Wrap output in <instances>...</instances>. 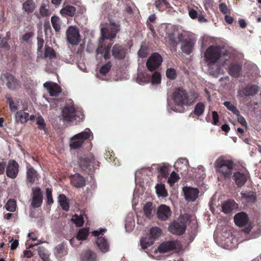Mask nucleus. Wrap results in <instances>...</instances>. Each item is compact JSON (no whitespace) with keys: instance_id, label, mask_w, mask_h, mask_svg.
Returning <instances> with one entry per match:
<instances>
[{"instance_id":"nucleus-1","label":"nucleus","mask_w":261,"mask_h":261,"mask_svg":"<svg viewBox=\"0 0 261 261\" xmlns=\"http://www.w3.org/2000/svg\"><path fill=\"white\" fill-rule=\"evenodd\" d=\"M198 96V93L195 92L189 93L181 87L176 88L172 94V99L174 104L172 109L176 112L183 113L185 111V107L193 105Z\"/></svg>"},{"instance_id":"nucleus-2","label":"nucleus","mask_w":261,"mask_h":261,"mask_svg":"<svg viewBox=\"0 0 261 261\" xmlns=\"http://www.w3.org/2000/svg\"><path fill=\"white\" fill-rule=\"evenodd\" d=\"M234 166L233 162L222 156L218 158L214 167L217 173L220 174L224 179L230 178L232 175V169Z\"/></svg>"},{"instance_id":"nucleus-3","label":"nucleus","mask_w":261,"mask_h":261,"mask_svg":"<svg viewBox=\"0 0 261 261\" xmlns=\"http://www.w3.org/2000/svg\"><path fill=\"white\" fill-rule=\"evenodd\" d=\"M63 120L67 122H80L83 120L84 115L81 112L76 111L75 108L71 106H66L62 111Z\"/></svg>"},{"instance_id":"nucleus-4","label":"nucleus","mask_w":261,"mask_h":261,"mask_svg":"<svg viewBox=\"0 0 261 261\" xmlns=\"http://www.w3.org/2000/svg\"><path fill=\"white\" fill-rule=\"evenodd\" d=\"M221 48L219 46L211 45L205 50L204 57L208 65H213L216 63L221 57Z\"/></svg>"},{"instance_id":"nucleus-5","label":"nucleus","mask_w":261,"mask_h":261,"mask_svg":"<svg viewBox=\"0 0 261 261\" xmlns=\"http://www.w3.org/2000/svg\"><path fill=\"white\" fill-rule=\"evenodd\" d=\"M93 138L92 133L88 128L80 133L75 135L70 139V147L76 149L82 147L85 140Z\"/></svg>"},{"instance_id":"nucleus-6","label":"nucleus","mask_w":261,"mask_h":261,"mask_svg":"<svg viewBox=\"0 0 261 261\" xmlns=\"http://www.w3.org/2000/svg\"><path fill=\"white\" fill-rule=\"evenodd\" d=\"M79 163L82 170L89 175L93 174L95 166H98L99 164L92 156L81 158L79 159Z\"/></svg>"},{"instance_id":"nucleus-7","label":"nucleus","mask_w":261,"mask_h":261,"mask_svg":"<svg viewBox=\"0 0 261 261\" xmlns=\"http://www.w3.org/2000/svg\"><path fill=\"white\" fill-rule=\"evenodd\" d=\"M187 228V222L182 218L174 221L169 226V231L175 235L183 234Z\"/></svg>"},{"instance_id":"nucleus-8","label":"nucleus","mask_w":261,"mask_h":261,"mask_svg":"<svg viewBox=\"0 0 261 261\" xmlns=\"http://www.w3.org/2000/svg\"><path fill=\"white\" fill-rule=\"evenodd\" d=\"M67 41L71 45H77L81 41L79 29L74 26H69L66 32Z\"/></svg>"},{"instance_id":"nucleus-9","label":"nucleus","mask_w":261,"mask_h":261,"mask_svg":"<svg viewBox=\"0 0 261 261\" xmlns=\"http://www.w3.org/2000/svg\"><path fill=\"white\" fill-rule=\"evenodd\" d=\"M162 62V56L158 53H154L147 60L146 67L149 71H153L159 67Z\"/></svg>"},{"instance_id":"nucleus-10","label":"nucleus","mask_w":261,"mask_h":261,"mask_svg":"<svg viewBox=\"0 0 261 261\" xmlns=\"http://www.w3.org/2000/svg\"><path fill=\"white\" fill-rule=\"evenodd\" d=\"M31 205L34 208L40 207L43 202V193L39 187L33 188Z\"/></svg>"},{"instance_id":"nucleus-11","label":"nucleus","mask_w":261,"mask_h":261,"mask_svg":"<svg viewBox=\"0 0 261 261\" xmlns=\"http://www.w3.org/2000/svg\"><path fill=\"white\" fill-rule=\"evenodd\" d=\"M111 53L115 59L123 60L126 57L127 48L123 45L116 43L112 47Z\"/></svg>"},{"instance_id":"nucleus-12","label":"nucleus","mask_w":261,"mask_h":261,"mask_svg":"<svg viewBox=\"0 0 261 261\" xmlns=\"http://www.w3.org/2000/svg\"><path fill=\"white\" fill-rule=\"evenodd\" d=\"M19 164L15 160H9L6 167L7 176L11 179L15 178L19 172Z\"/></svg>"},{"instance_id":"nucleus-13","label":"nucleus","mask_w":261,"mask_h":261,"mask_svg":"<svg viewBox=\"0 0 261 261\" xmlns=\"http://www.w3.org/2000/svg\"><path fill=\"white\" fill-rule=\"evenodd\" d=\"M172 211L169 206L166 204L160 205L156 211V217L161 221H167L170 219Z\"/></svg>"},{"instance_id":"nucleus-14","label":"nucleus","mask_w":261,"mask_h":261,"mask_svg":"<svg viewBox=\"0 0 261 261\" xmlns=\"http://www.w3.org/2000/svg\"><path fill=\"white\" fill-rule=\"evenodd\" d=\"M177 240L167 241L162 243L158 247V251L162 254L169 252L177 248Z\"/></svg>"},{"instance_id":"nucleus-15","label":"nucleus","mask_w":261,"mask_h":261,"mask_svg":"<svg viewBox=\"0 0 261 261\" xmlns=\"http://www.w3.org/2000/svg\"><path fill=\"white\" fill-rule=\"evenodd\" d=\"M2 78H4L3 81H6L7 87L10 90H15L20 86V82L9 73L3 74Z\"/></svg>"},{"instance_id":"nucleus-16","label":"nucleus","mask_w":261,"mask_h":261,"mask_svg":"<svg viewBox=\"0 0 261 261\" xmlns=\"http://www.w3.org/2000/svg\"><path fill=\"white\" fill-rule=\"evenodd\" d=\"M181 37V35L178 37L179 41L182 43L181 49L185 54L190 55L193 51L195 43L191 38H188L182 40Z\"/></svg>"},{"instance_id":"nucleus-17","label":"nucleus","mask_w":261,"mask_h":261,"mask_svg":"<svg viewBox=\"0 0 261 261\" xmlns=\"http://www.w3.org/2000/svg\"><path fill=\"white\" fill-rule=\"evenodd\" d=\"M248 175L240 171L236 172L232 175V179L238 187L241 188L245 185L247 181Z\"/></svg>"},{"instance_id":"nucleus-18","label":"nucleus","mask_w":261,"mask_h":261,"mask_svg":"<svg viewBox=\"0 0 261 261\" xmlns=\"http://www.w3.org/2000/svg\"><path fill=\"white\" fill-rule=\"evenodd\" d=\"M69 178L71 185L77 188H83L86 185L85 177L79 173L71 175Z\"/></svg>"},{"instance_id":"nucleus-19","label":"nucleus","mask_w":261,"mask_h":261,"mask_svg":"<svg viewBox=\"0 0 261 261\" xmlns=\"http://www.w3.org/2000/svg\"><path fill=\"white\" fill-rule=\"evenodd\" d=\"M186 200L194 201L198 196L199 191L197 189L185 187L182 189Z\"/></svg>"},{"instance_id":"nucleus-20","label":"nucleus","mask_w":261,"mask_h":261,"mask_svg":"<svg viewBox=\"0 0 261 261\" xmlns=\"http://www.w3.org/2000/svg\"><path fill=\"white\" fill-rule=\"evenodd\" d=\"M258 92V86L255 85H248L239 91V94L242 96H253Z\"/></svg>"},{"instance_id":"nucleus-21","label":"nucleus","mask_w":261,"mask_h":261,"mask_svg":"<svg viewBox=\"0 0 261 261\" xmlns=\"http://www.w3.org/2000/svg\"><path fill=\"white\" fill-rule=\"evenodd\" d=\"M44 87L47 89L51 96H57L61 92V88L57 83L46 82L44 84Z\"/></svg>"},{"instance_id":"nucleus-22","label":"nucleus","mask_w":261,"mask_h":261,"mask_svg":"<svg viewBox=\"0 0 261 261\" xmlns=\"http://www.w3.org/2000/svg\"><path fill=\"white\" fill-rule=\"evenodd\" d=\"M249 221L248 215L245 212H239L235 215L234 217V222L235 224L240 227L244 226Z\"/></svg>"},{"instance_id":"nucleus-23","label":"nucleus","mask_w":261,"mask_h":261,"mask_svg":"<svg viewBox=\"0 0 261 261\" xmlns=\"http://www.w3.org/2000/svg\"><path fill=\"white\" fill-rule=\"evenodd\" d=\"M39 174L37 171L30 164L27 166V180L28 182L33 184L38 179Z\"/></svg>"},{"instance_id":"nucleus-24","label":"nucleus","mask_w":261,"mask_h":261,"mask_svg":"<svg viewBox=\"0 0 261 261\" xmlns=\"http://www.w3.org/2000/svg\"><path fill=\"white\" fill-rule=\"evenodd\" d=\"M117 32L118 30L115 28H111L110 30L102 28L101 29V37L100 39L103 41L106 39H114L116 37Z\"/></svg>"},{"instance_id":"nucleus-25","label":"nucleus","mask_w":261,"mask_h":261,"mask_svg":"<svg viewBox=\"0 0 261 261\" xmlns=\"http://www.w3.org/2000/svg\"><path fill=\"white\" fill-rule=\"evenodd\" d=\"M67 248L66 243L62 242L58 244L55 249V255L58 258H61L67 254Z\"/></svg>"},{"instance_id":"nucleus-26","label":"nucleus","mask_w":261,"mask_h":261,"mask_svg":"<svg viewBox=\"0 0 261 261\" xmlns=\"http://www.w3.org/2000/svg\"><path fill=\"white\" fill-rule=\"evenodd\" d=\"M237 206L234 200L229 199L222 204V211L225 214L230 213Z\"/></svg>"},{"instance_id":"nucleus-27","label":"nucleus","mask_w":261,"mask_h":261,"mask_svg":"<svg viewBox=\"0 0 261 261\" xmlns=\"http://www.w3.org/2000/svg\"><path fill=\"white\" fill-rule=\"evenodd\" d=\"M242 66L238 63H231L228 68L229 74L233 77H238L241 72Z\"/></svg>"},{"instance_id":"nucleus-28","label":"nucleus","mask_w":261,"mask_h":261,"mask_svg":"<svg viewBox=\"0 0 261 261\" xmlns=\"http://www.w3.org/2000/svg\"><path fill=\"white\" fill-rule=\"evenodd\" d=\"M112 47V44L109 43L107 46H103L102 43L99 44L96 51L97 54H103V58L105 60L109 59L111 57L110 49Z\"/></svg>"},{"instance_id":"nucleus-29","label":"nucleus","mask_w":261,"mask_h":261,"mask_svg":"<svg viewBox=\"0 0 261 261\" xmlns=\"http://www.w3.org/2000/svg\"><path fill=\"white\" fill-rule=\"evenodd\" d=\"M26 109L24 108L23 110L17 111L15 114V121L16 123H25L29 120V113L24 112L23 111Z\"/></svg>"},{"instance_id":"nucleus-30","label":"nucleus","mask_w":261,"mask_h":261,"mask_svg":"<svg viewBox=\"0 0 261 261\" xmlns=\"http://www.w3.org/2000/svg\"><path fill=\"white\" fill-rule=\"evenodd\" d=\"M96 243L98 248L103 253L107 252L109 250V244L105 237H98Z\"/></svg>"},{"instance_id":"nucleus-31","label":"nucleus","mask_w":261,"mask_h":261,"mask_svg":"<svg viewBox=\"0 0 261 261\" xmlns=\"http://www.w3.org/2000/svg\"><path fill=\"white\" fill-rule=\"evenodd\" d=\"M188 161L186 159H180L174 164V167L177 172L186 171L188 169Z\"/></svg>"},{"instance_id":"nucleus-32","label":"nucleus","mask_w":261,"mask_h":261,"mask_svg":"<svg viewBox=\"0 0 261 261\" xmlns=\"http://www.w3.org/2000/svg\"><path fill=\"white\" fill-rule=\"evenodd\" d=\"M189 15L192 19L197 18L199 22H206L207 21L202 14L200 11H197L193 8L189 9Z\"/></svg>"},{"instance_id":"nucleus-33","label":"nucleus","mask_w":261,"mask_h":261,"mask_svg":"<svg viewBox=\"0 0 261 261\" xmlns=\"http://www.w3.org/2000/svg\"><path fill=\"white\" fill-rule=\"evenodd\" d=\"M76 8L71 5H66L60 10V13L63 16L73 17L75 14Z\"/></svg>"},{"instance_id":"nucleus-34","label":"nucleus","mask_w":261,"mask_h":261,"mask_svg":"<svg viewBox=\"0 0 261 261\" xmlns=\"http://www.w3.org/2000/svg\"><path fill=\"white\" fill-rule=\"evenodd\" d=\"M36 8V4L33 0H26L22 4V9L28 14L33 12Z\"/></svg>"},{"instance_id":"nucleus-35","label":"nucleus","mask_w":261,"mask_h":261,"mask_svg":"<svg viewBox=\"0 0 261 261\" xmlns=\"http://www.w3.org/2000/svg\"><path fill=\"white\" fill-rule=\"evenodd\" d=\"M38 254L43 261H49L50 253L44 247L40 246L37 249Z\"/></svg>"},{"instance_id":"nucleus-36","label":"nucleus","mask_w":261,"mask_h":261,"mask_svg":"<svg viewBox=\"0 0 261 261\" xmlns=\"http://www.w3.org/2000/svg\"><path fill=\"white\" fill-rule=\"evenodd\" d=\"M56 57L57 55L54 49L50 46L45 45L43 58L52 60L56 58Z\"/></svg>"},{"instance_id":"nucleus-37","label":"nucleus","mask_w":261,"mask_h":261,"mask_svg":"<svg viewBox=\"0 0 261 261\" xmlns=\"http://www.w3.org/2000/svg\"><path fill=\"white\" fill-rule=\"evenodd\" d=\"M154 240L149 235L142 238L140 240V244L143 249H147L148 247L154 244Z\"/></svg>"},{"instance_id":"nucleus-38","label":"nucleus","mask_w":261,"mask_h":261,"mask_svg":"<svg viewBox=\"0 0 261 261\" xmlns=\"http://www.w3.org/2000/svg\"><path fill=\"white\" fill-rule=\"evenodd\" d=\"M58 201L62 208L65 211H68L69 210V204L68 200L66 196L63 194H60L58 196Z\"/></svg>"},{"instance_id":"nucleus-39","label":"nucleus","mask_w":261,"mask_h":261,"mask_svg":"<svg viewBox=\"0 0 261 261\" xmlns=\"http://www.w3.org/2000/svg\"><path fill=\"white\" fill-rule=\"evenodd\" d=\"M51 23L52 26L56 33H59L61 30V20L59 17L53 15L51 17Z\"/></svg>"},{"instance_id":"nucleus-40","label":"nucleus","mask_w":261,"mask_h":261,"mask_svg":"<svg viewBox=\"0 0 261 261\" xmlns=\"http://www.w3.org/2000/svg\"><path fill=\"white\" fill-rule=\"evenodd\" d=\"M153 208V204L151 202H147L143 207L144 215L149 219H151L152 218Z\"/></svg>"},{"instance_id":"nucleus-41","label":"nucleus","mask_w":261,"mask_h":261,"mask_svg":"<svg viewBox=\"0 0 261 261\" xmlns=\"http://www.w3.org/2000/svg\"><path fill=\"white\" fill-rule=\"evenodd\" d=\"M205 108L204 104L202 102H199L195 106L193 113L197 117L201 116L204 113Z\"/></svg>"},{"instance_id":"nucleus-42","label":"nucleus","mask_w":261,"mask_h":261,"mask_svg":"<svg viewBox=\"0 0 261 261\" xmlns=\"http://www.w3.org/2000/svg\"><path fill=\"white\" fill-rule=\"evenodd\" d=\"M162 233V230L159 227H153L150 229L149 235L154 239V241L158 240Z\"/></svg>"},{"instance_id":"nucleus-43","label":"nucleus","mask_w":261,"mask_h":261,"mask_svg":"<svg viewBox=\"0 0 261 261\" xmlns=\"http://www.w3.org/2000/svg\"><path fill=\"white\" fill-rule=\"evenodd\" d=\"M150 81V75L143 73H139L137 77V82L140 85L148 84Z\"/></svg>"},{"instance_id":"nucleus-44","label":"nucleus","mask_w":261,"mask_h":261,"mask_svg":"<svg viewBox=\"0 0 261 261\" xmlns=\"http://www.w3.org/2000/svg\"><path fill=\"white\" fill-rule=\"evenodd\" d=\"M96 254L90 250L86 251L82 257L83 261H96Z\"/></svg>"},{"instance_id":"nucleus-45","label":"nucleus","mask_w":261,"mask_h":261,"mask_svg":"<svg viewBox=\"0 0 261 261\" xmlns=\"http://www.w3.org/2000/svg\"><path fill=\"white\" fill-rule=\"evenodd\" d=\"M242 197L248 201L254 202L256 200L255 194L252 192H244L242 191L241 192Z\"/></svg>"},{"instance_id":"nucleus-46","label":"nucleus","mask_w":261,"mask_h":261,"mask_svg":"<svg viewBox=\"0 0 261 261\" xmlns=\"http://www.w3.org/2000/svg\"><path fill=\"white\" fill-rule=\"evenodd\" d=\"M156 193L159 196L166 197L168 195L165 185L163 184H158L155 186Z\"/></svg>"},{"instance_id":"nucleus-47","label":"nucleus","mask_w":261,"mask_h":261,"mask_svg":"<svg viewBox=\"0 0 261 261\" xmlns=\"http://www.w3.org/2000/svg\"><path fill=\"white\" fill-rule=\"evenodd\" d=\"M5 207L8 211L14 212L16 208V201L12 199L8 200Z\"/></svg>"},{"instance_id":"nucleus-48","label":"nucleus","mask_w":261,"mask_h":261,"mask_svg":"<svg viewBox=\"0 0 261 261\" xmlns=\"http://www.w3.org/2000/svg\"><path fill=\"white\" fill-rule=\"evenodd\" d=\"M89 234V229L84 228L81 229L76 236V238L79 240H85Z\"/></svg>"},{"instance_id":"nucleus-49","label":"nucleus","mask_w":261,"mask_h":261,"mask_svg":"<svg viewBox=\"0 0 261 261\" xmlns=\"http://www.w3.org/2000/svg\"><path fill=\"white\" fill-rule=\"evenodd\" d=\"M7 102L9 103V108L12 112H15L18 110V103H15L11 97L6 96Z\"/></svg>"},{"instance_id":"nucleus-50","label":"nucleus","mask_w":261,"mask_h":261,"mask_svg":"<svg viewBox=\"0 0 261 261\" xmlns=\"http://www.w3.org/2000/svg\"><path fill=\"white\" fill-rule=\"evenodd\" d=\"M158 169L162 177L166 178L169 175V167L168 166L165 165H162Z\"/></svg>"},{"instance_id":"nucleus-51","label":"nucleus","mask_w":261,"mask_h":261,"mask_svg":"<svg viewBox=\"0 0 261 261\" xmlns=\"http://www.w3.org/2000/svg\"><path fill=\"white\" fill-rule=\"evenodd\" d=\"M72 221L77 226H82L84 222L83 217L82 215L79 216L77 214H75L73 216Z\"/></svg>"},{"instance_id":"nucleus-52","label":"nucleus","mask_w":261,"mask_h":261,"mask_svg":"<svg viewBox=\"0 0 261 261\" xmlns=\"http://www.w3.org/2000/svg\"><path fill=\"white\" fill-rule=\"evenodd\" d=\"M161 81V73L158 71H155L151 77V81L153 84H159Z\"/></svg>"},{"instance_id":"nucleus-53","label":"nucleus","mask_w":261,"mask_h":261,"mask_svg":"<svg viewBox=\"0 0 261 261\" xmlns=\"http://www.w3.org/2000/svg\"><path fill=\"white\" fill-rule=\"evenodd\" d=\"M223 105L227 108L228 110L231 111L233 114L238 115L239 114V110L237 108L229 101H225Z\"/></svg>"},{"instance_id":"nucleus-54","label":"nucleus","mask_w":261,"mask_h":261,"mask_svg":"<svg viewBox=\"0 0 261 261\" xmlns=\"http://www.w3.org/2000/svg\"><path fill=\"white\" fill-rule=\"evenodd\" d=\"M46 203L48 205H51L54 203L52 196V188H47L46 189Z\"/></svg>"},{"instance_id":"nucleus-55","label":"nucleus","mask_w":261,"mask_h":261,"mask_svg":"<svg viewBox=\"0 0 261 261\" xmlns=\"http://www.w3.org/2000/svg\"><path fill=\"white\" fill-rule=\"evenodd\" d=\"M112 67V64L111 62H108L105 64L103 65L100 68L99 72L103 75H106L109 72Z\"/></svg>"},{"instance_id":"nucleus-56","label":"nucleus","mask_w":261,"mask_h":261,"mask_svg":"<svg viewBox=\"0 0 261 261\" xmlns=\"http://www.w3.org/2000/svg\"><path fill=\"white\" fill-rule=\"evenodd\" d=\"M46 7L47 6L45 3L41 4L39 8V13L42 17H46L49 15V11Z\"/></svg>"},{"instance_id":"nucleus-57","label":"nucleus","mask_w":261,"mask_h":261,"mask_svg":"<svg viewBox=\"0 0 261 261\" xmlns=\"http://www.w3.org/2000/svg\"><path fill=\"white\" fill-rule=\"evenodd\" d=\"M166 74L167 78L171 80L175 79L177 76L176 70L172 68L167 69Z\"/></svg>"},{"instance_id":"nucleus-58","label":"nucleus","mask_w":261,"mask_h":261,"mask_svg":"<svg viewBox=\"0 0 261 261\" xmlns=\"http://www.w3.org/2000/svg\"><path fill=\"white\" fill-rule=\"evenodd\" d=\"M0 48H5L7 50L10 49V45L8 43L7 40L2 36H0Z\"/></svg>"},{"instance_id":"nucleus-59","label":"nucleus","mask_w":261,"mask_h":261,"mask_svg":"<svg viewBox=\"0 0 261 261\" xmlns=\"http://www.w3.org/2000/svg\"><path fill=\"white\" fill-rule=\"evenodd\" d=\"M179 179V177L178 174L176 173L175 172L173 171L171 174L170 177L168 178V182L171 185L174 184L175 182H177Z\"/></svg>"},{"instance_id":"nucleus-60","label":"nucleus","mask_w":261,"mask_h":261,"mask_svg":"<svg viewBox=\"0 0 261 261\" xmlns=\"http://www.w3.org/2000/svg\"><path fill=\"white\" fill-rule=\"evenodd\" d=\"M37 124L38 125V128L39 129H42L45 130L46 124L42 116H39L37 119Z\"/></svg>"},{"instance_id":"nucleus-61","label":"nucleus","mask_w":261,"mask_h":261,"mask_svg":"<svg viewBox=\"0 0 261 261\" xmlns=\"http://www.w3.org/2000/svg\"><path fill=\"white\" fill-rule=\"evenodd\" d=\"M44 40L42 37V36H38L37 37V51H42V48L44 46Z\"/></svg>"},{"instance_id":"nucleus-62","label":"nucleus","mask_w":261,"mask_h":261,"mask_svg":"<svg viewBox=\"0 0 261 261\" xmlns=\"http://www.w3.org/2000/svg\"><path fill=\"white\" fill-rule=\"evenodd\" d=\"M219 8L220 12L223 14H227L230 12V10L228 9L227 5L225 3L220 4Z\"/></svg>"},{"instance_id":"nucleus-63","label":"nucleus","mask_w":261,"mask_h":261,"mask_svg":"<svg viewBox=\"0 0 261 261\" xmlns=\"http://www.w3.org/2000/svg\"><path fill=\"white\" fill-rule=\"evenodd\" d=\"M34 33L33 32H29L25 33L20 38L22 41L28 42L34 36Z\"/></svg>"},{"instance_id":"nucleus-64","label":"nucleus","mask_w":261,"mask_h":261,"mask_svg":"<svg viewBox=\"0 0 261 261\" xmlns=\"http://www.w3.org/2000/svg\"><path fill=\"white\" fill-rule=\"evenodd\" d=\"M212 117H213V120L212 121V123L215 125H218V123H219V116L217 112H216V111L212 112Z\"/></svg>"}]
</instances>
